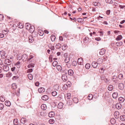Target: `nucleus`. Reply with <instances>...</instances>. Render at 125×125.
<instances>
[{"instance_id":"62","label":"nucleus","mask_w":125,"mask_h":125,"mask_svg":"<svg viewBox=\"0 0 125 125\" xmlns=\"http://www.w3.org/2000/svg\"><path fill=\"white\" fill-rule=\"evenodd\" d=\"M40 83L39 82H37L35 83V85L37 86H39Z\"/></svg>"},{"instance_id":"9","label":"nucleus","mask_w":125,"mask_h":125,"mask_svg":"<svg viewBox=\"0 0 125 125\" xmlns=\"http://www.w3.org/2000/svg\"><path fill=\"white\" fill-rule=\"evenodd\" d=\"M38 91L40 93H43L44 92L45 90L43 87H41L38 89Z\"/></svg>"},{"instance_id":"6","label":"nucleus","mask_w":125,"mask_h":125,"mask_svg":"<svg viewBox=\"0 0 125 125\" xmlns=\"http://www.w3.org/2000/svg\"><path fill=\"white\" fill-rule=\"evenodd\" d=\"M62 79L64 81H66L67 79L66 75L65 74H63L62 77Z\"/></svg>"},{"instance_id":"5","label":"nucleus","mask_w":125,"mask_h":125,"mask_svg":"<svg viewBox=\"0 0 125 125\" xmlns=\"http://www.w3.org/2000/svg\"><path fill=\"white\" fill-rule=\"evenodd\" d=\"M98 64V63L97 62L94 61L92 62V65L93 68H96L97 67Z\"/></svg>"},{"instance_id":"22","label":"nucleus","mask_w":125,"mask_h":125,"mask_svg":"<svg viewBox=\"0 0 125 125\" xmlns=\"http://www.w3.org/2000/svg\"><path fill=\"white\" fill-rule=\"evenodd\" d=\"M41 107L42 109L45 110L47 108L46 105L45 104H42V105Z\"/></svg>"},{"instance_id":"63","label":"nucleus","mask_w":125,"mask_h":125,"mask_svg":"<svg viewBox=\"0 0 125 125\" xmlns=\"http://www.w3.org/2000/svg\"><path fill=\"white\" fill-rule=\"evenodd\" d=\"M4 37V35L3 34L0 33V38H2Z\"/></svg>"},{"instance_id":"4","label":"nucleus","mask_w":125,"mask_h":125,"mask_svg":"<svg viewBox=\"0 0 125 125\" xmlns=\"http://www.w3.org/2000/svg\"><path fill=\"white\" fill-rule=\"evenodd\" d=\"M29 42L32 43L34 41V38L31 35H30L29 37Z\"/></svg>"},{"instance_id":"20","label":"nucleus","mask_w":125,"mask_h":125,"mask_svg":"<svg viewBox=\"0 0 125 125\" xmlns=\"http://www.w3.org/2000/svg\"><path fill=\"white\" fill-rule=\"evenodd\" d=\"M68 74L71 76L73 75V70L71 69H70L68 71Z\"/></svg>"},{"instance_id":"42","label":"nucleus","mask_w":125,"mask_h":125,"mask_svg":"<svg viewBox=\"0 0 125 125\" xmlns=\"http://www.w3.org/2000/svg\"><path fill=\"white\" fill-rule=\"evenodd\" d=\"M49 122L50 124H53L54 122V120L53 119H51L49 121Z\"/></svg>"},{"instance_id":"18","label":"nucleus","mask_w":125,"mask_h":125,"mask_svg":"<svg viewBox=\"0 0 125 125\" xmlns=\"http://www.w3.org/2000/svg\"><path fill=\"white\" fill-rule=\"evenodd\" d=\"M5 105L8 106H10L11 104L10 102L8 101H6L5 102Z\"/></svg>"},{"instance_id":"27","label":"nucleus","mask_w":125,"mask_h":125,"mask_svg":"<svg viewBox=\"0 0 125 125\" xmlns=\"http://www.w3.org/2000/svg\"><path fill=\"white\" fill-rule=\"evenodd\" d=\"M61 45L59 43L57 44L55 46V47L57 49H59L61 47Z\"/></svg>"},{"instance_id":"13","label":"nucleus","mask_w":125,"mask_h":125,"mask_svg":"<svg viewBox=\"0 0 125 125\" xmlns=\"http://www.w3.org/2000/svg\"><path fill=\"white\" fill-rule=\"evenodd\" d=\"M116 107L117 109H119L121 108L122 106L120 103H117L116 104Z\"/></svg>"},{"instance_id":"11","label":"nucleus","mask_w":125,"mask_h":125,"mask_svg":"<svg viewBox=\"0 0 125 125\" xmlns=\"http://www.w3.org/2000/svg\"><path fill=\"white\" fill-rule=\"evenodd\" d=\"M42 99L43 100L46 101L48 99V97L47 95H45L42 96Z\"/></svg>"},{"instance_id":"29","label":"nucleus","mask_w":125,"mask_h":125,"mask_svg":"<svg viewBox=\"0 0 125 125\" xmlns=\"http://www.w3.org/2000/svg\"><path fill=\"white\" fill-rule=\"evenodd\" d=\"M108 89L109 91H112L113 89V86L112 85H110L108 86Z\"/></svg>"},{"instance_id":"45","label":"nucleus","mask_w":125,"mask_h":125,"mask_svg":"<svg viewBox=\"0 0 125 125\" xmlns=\"http://www.w3.org/2000/svg\"><path fill=\"white\" fill-rule=\"evenodd\" d=\"M93 4L94 6H96L99 5L100 4V3H99L97 2H93Z\"/></svg>"},{"instance_id":"44","label":"nucleus","mask_w":125,"mask_h":125,"mask_svg":"<svg viewBox=\"0 0 125 125\" xmlns=\"http://www.w3.org/2000/svg\"><path fill=\"white\" fill-rule=\"evenodd\" d=\"M123 75L121 73L119 74L118 76V78L120 80L122 79L123 78Z\"/></svg>"},{"instance_id":"15","label":"nucleus","mask_w":125,"mask_h":125,"mask_svg":"<svg viewBox=\"0 0 125 125\" xmlns=\"http://www.w3.org/2000/svg\"><path fill=\"white\" fill-rule=\"evenodd\" d=\"M118 101H119L120 103H122L125 100L124 98L123 97H120L119 98Z\"/></svg>"},{"instance_id":"8","label":"nucleus","mask_w":125,"mask_h":125,"mask_svg":"<svg viewBox=\"0 0 125 125\" xmlns=\"http://www.w3.org/2000/svg\"><path fill=\"white\" fill-rule=\"evenodd\" d=\"M3 70L7 72L9 70V67L7 65L2 66Z\"/></svg>"},{"instance_id":"23","label":"nucleus","mask_w":125,"mask_h":125,"mask_svg":"<svg viewBox=\"0 0 125 125\" xmlns=\"http://www.w3.org/2000/svg\"><path fill=\"white\" fill-rule=\"evenodd\" d=\"M123 44V42H117L116 43L115 45L116 46H121Z\"/></svg>"},{"instance_id":"53","label":"nucleus","mask_w":125,"mask_h":125,"mask_svg":"<svg viewBox=\"0 0 125 125\" xmlns=\"http://www.w3.org/2000/svg\"><path fill=\"white\" fill-rule=\"evenodd\" d=\"M54 88L55 90L57 91L59 89V86L58 85H55L54 86Z\"/></svg>"},{"instance_id":"51","label":"nucleus","mask_w":125,"mask_h":125,"mask_svg":"<svg viewBox=\"0 0 125 125\" xmlns=\"http://www.w3.org/2000/svg\"><path fill=\"white\" fill-rule=\"evenodd\" d=\"M77 21L79 22H81L83 21V19L82 18H79L77 19Z\"/></svg>"},{"instance_id":"57","label":"nucleus","mask_w":125,"mask_h":125,"mask_svg":"<svg viewBox=\"0 0 125 125\" xmlns=\"http://www.w3.org/2000/svg\"><path fill=\"white\" fill-rule=\"evenodd\" d=\"M4 107V105L2 104H0V109H2Z\"/></svg>"},{"instance_id":"28","label":"nucleus","mask_w":125,"mask_h":125,"mask_svg":"<svg viewBox=\"0 0 125 125\" xmlns=\"http://www.w3.org/2000/svg\"><path fill=\"white\" fill-rule=\"evenodd\" d=\"M120 119L121 121H124L125 120V116L124 115H121L120 117Z\"/></svg>"},{"instance_id":"50","label":"nucleus","mask_w":125,"mask_h":125,"mask_svg":"<svg viewBox=\"0 0 125 125\" xmlns=\"http://www.w3.org/2000/svg\"><path fill=\"white\" fill-rule=\"evenodd\" d=\"M71 94L70 93L67 94V99H69L71 98Z\"/></svg>"},{"instance_id":"16","label":"nucleus","mask_w":125,"mask_h":125,"mask_svg":"<svg viewBox=\"0 0 125 125\" xmlns=\"http://www.w3.org/2000/svg\"><path fill=\"white\" fill-rule=\"evenodd\" d=\"M34 27L33 26H31L29 28V30H29L30 32L32 33L34 31Z\"/></svg>"},{"instance_id":"48","label":"nucleus","mask_w":125,"mask_h":125,"mask_svg":"<svg viewBox=\"0 0 125 125\" xmlns=\"http://www.w3.org/2000/svg\"><path fill=\"white\" fill-rule=\"evenodd\" d=\"M93 98V96L91 94H89L88 96V98L89 100H91Z\"/></svg>"},{"instance_id":"43","label":"nucleus","mask_w":125,"mask_h":125,"mask_svg":"<svg viewBox=\"0 0 125 125\" xmlns=\"http://www.w3.org/2000/svg\"><path fill=\"white\" fill-rule=\"evenodd\" d=\"M28 77L30 80H31L32 79V76L31 74H29L28 75Z\"/></svg>"},{"instance_id":"19","label":"nucleus","mask_w":125,"mask_h":125,"mask_svg":"<svg viewBox=\"0 0 125 125\" xmlns=\"http://www.w3.org/2000/svg\"><path fill=\"white\" fill-rule=\"evenodd\" d=\"M55 114L54 112H50L48 114L49 116L50 117H53L54 116Z\"/></svg>"},{"instance_id":"36","label":"nucleus","mask_w":125,"mask_h":125,"mask_svg":"<svg viewBox=\"0 0 125 125\" xmlns=\"http://www.w3.org/2000/svg\"><path fill=\"white\" fill-rule=\"evenodd\" d=\"M62 50L64 51L67 48V46L66 44H64L62 46Z\"/></svg>"},{"instance_id":"39","label":"nucleus","mask_w":125,"mask_h":125,"mask_svg":"<svg viewBox=\"0 0 125 125\" xmlns=\"http://www.w3.org/2000/svg\"><path fill=\"white\" fill-rule=\"evenodd\" d=\"M14 124L15 125H17L18 123V120L17 119H14L13 121Z\"/></svg>"},{"instance_id":"7","label":"nucleus","mask_w":125,"mask_h":125,"mask_svg":"<svg viewBox=\"0 0 125 125\" xmlns=\"http://www.w3.org/2000/svg\"><path fill=\"white\" fill-rule=\"evenodd\" d=\"M28 58L26 54H24L21 57V58L23 61L26 60Z\"/></svg>"},{"instance_id":"49","label":"nucleus","mask_w":125,"mask_h":125,"mask_svg":"<svg viewBox=\"0 0 125 125\" xmlns=\"http://www.w3.org/2000/svg\"><path fill=\"white\" fill-rule=\"evenodd\" d=\"M34 67V64H30L28 66V67L29 68H32Z\"/></svg>"},{"instance_id":"10","label":"nucleus","mask_w":125,"mask_h":125,"mask_svg":"<svg viewBox=\"0 0 125 125\" xmlns=\"http://www.w3.org/2000/svg\"><path fill=\"white\" fill-rule=\"evenodd\" d=\"M97 63L98 64H102L103 62V60L102 58H99L97 60Z\"/></svg>"},{"instance_id":"55","label":"nucleus","mask_w":125,"mask_h":125,"mask_svg":"<svg viewBox=\"0 0 125 125\" xmlns=\"http://www.w3.org/2000/svg\"><path fill=\"white\" fill-rule=\"evenodd\" d=\"M106 1L109 3H113V1L112 0H106Z\"/></svg>"},{"instance_id":"32","label":"nucleus","mask_w":125,"mask_h":125,"mask_svg":"<svg viewBox=\"0 0 125 125\" xmlns=\"http://www.w3.org/2000/svg\"><path fill=\"white\" fill-rule=\"evenodd\" d=\"M70 60V59L69 57H66L65 59H64V61L65 62L67 63L69 62Z\"/></svg>"},{"instance_id":"37","label":"nucleus","mask_w":125,"mask_h":125,"mask_svg":"<svg viewBox=\"0 0 125 125\" xmlns=\"http://www.w3.org/2000/svg\"><path fill=\"white\" fill-rule=\"evenodd\" d=\"M55 36L54 35H52L51 37V40L52 42L54 41H55Z\"/></svg>"},{"instance_id":"12","label":"nucleus","mask_w":125,"mask_h":125,"mask_svg":"<svg viewBox=\"0 0 125 125\" xmlns=\"http://www.w3.org/2000/svg\"><path fill=\"white\" fill-rule=\"evenodd\" d=\"M105 51L106 50L105 49H102L99 52V54L101 55H103L105 53Z\"/></svg>"},{"instance_id":"38","label":"nucleus","mask_w":125,"mask_h":125,"mask_svg":"<svg viewBox=\"0 0 125 125\" xmlns=\"http://www.w3.org/2000/svg\"><path fill=\"white\" fill-rule=\"evenodd\" d=\"M90 66V64L89 63H87L85 65V68L87 69H89Z\"/></svg>"},{"instance_id":"60","label":"nucleus","mask_w":125,"mask_h":125,"mask_svg":"<svg viewBox=\"0 0 125 125\" xmlns=\"http://www.w3.org/2000/svg\"><path fill=\"white\" fill-rule=\"evenodd\" d=\"M33 71L32 69H29L27 71L28 73H31Z\"/></svg>"},{"instance_id":"21","label":"nucleus","mask_w":125,"mask_h":125,"mask_svg":"<svg viewBox=\"0 0 125 125\" xmlns=\"http://www.w3.org/2000/svg\"><path fill=\"white\" fill-rule=\"evenodd\" d=\"M26 121V120L25 118L23 117L21 118V123L24 124Z\"/></svg>"},{"instance_id":"47","label":"nucleus","mask_w":125,"mask_h":125,"mask_svg":"<svg viewBox=\"0 0 125 125\" xmlns=\"http://www.w3.org/2000/svg\"><path fill=\"white\" fill-rule=\"evenodd\" d=\"M57 68L58 71H61L62 69L61 66L58 65L57 66Z\"/></svg>"},{"instance_id":"30","label":"nucleus","mask_w":125,"mask_h":125,"mask_svg":"<svg viewBox=\"0 0 125 125\" xmlns=\"http://www.w3.org/2000/svg\"><path fill=\"white\" fill-rule=\"evenodd\" d=\"M38 33L39 35L40 36H42L44 34L43 31L42 30H40L38 31Z\"/></svg>"},{"instance_id":"54","label":"nucleus","mask_w":125,"mask_h":125,"mask_svg":"<svg viewBox=\"0 0 125 125\" xmlns=\"http://www.w3.org/2000/svg\"><path fill=\"white\" fill-rule=\"evenodd\" d=\"M19 77L18 76H13L12 78V80H14L18 78Z\"/></svg>"},{"instance_id":"33","label":"nucleus","mask_w":125,"mask_h":125,"mask_svg":"<svg viewBox=\"0 0 125 125\" xmlns=\"http://www.w3.org/2000/svg\"><path fill=\"white\" fill-rule=\"evenodd\" d=\"M20 89H18V91H17V93H16V92H15V94H13V96H14L15 95V94H16V95L17 96H19V95H20V92H19V91H20Z\"/></svg>"},{"instance_id":"59","label":"nucleus","mask_w":125,"mask_h":125,"mask_svg":"<svg viewBox=\"0 0 125 125\" xmlns=\"http://www.w3.org/2000/svg\"><path fill=\"white\" fill-rule=\"evenodd\" d=\"M119 7L120 8L122 9L125 7V6L120 5L119 6Z\"/></svg>"},{"instance_id":"46","label":"nucleus","mask_w":125,"mask_h":125,"mask_svg":"<svg viewBox=\"0 0 125 125\" xmlns=\"http://www.w3.org/2000/svg\"><path fill=\"white\" fill-rule=\"evenodd\" d=\"M52 95L53 96H56L57 94V93L56 91H53L52 92Z\"/></svg>"},{"instance_id":"31","label":"nucleus","mask_w":125,"mask_h":125,"mask_svg":"<svg viewBox=\"0 0 125 125\" xmlns=\"http://www.w3.org/2000/svg\"><path fill=\"white\" fill-rule=\"evenodd\" d=\"M11 88L13 89H15L17 88L16 85L15 83H13L11 85Z\"/></svg>"},{"instance_id":"56","label":"nucleus","mask_w":125,"mask_h":125,"mask_svg":"<svg viewBox=\"0 0 125 125\" xmlns=\"http://www.w3.org/2000/svg\"><path fill=\"white\" fill-rule=\"evenodd\" d=\"M4 16L3 15L0 14V20H3L4 18Z\"/></svg>"},{"instance_id":"25","label":"nucleus","mask_w":125,"mask_h":125,"mask_svg":"<svg viewBox=\"0 0 125 125\" xmlns=\"http://www.w3.org/2000/svg\"><path fill=\"white\" fill-rule=\"evenodd\" d=\"M118 95V93H114L112 94V96L113 98H116L117 97Z\"/></svg>"},{"instance_id":"64","label":"nucleus","mask_w":125,"mask_h":125,"mask_svg":"<svg viewBox=\"0 0 125 125\" xmlns=\"http://www.w3.org/2000/svg\"><path fill=\"white\" fill-rule=\"evenodd\" d=\"M110 12V10H107L106 12V13L107 15H109Z\"/></svg>"},{"instance_id":"52","label":"nucleus","mask_w":125,"mask_h":125,"mask_svg":"<svg viewBox=\"0 0 125 125\" xmlns=\"http://www.w3.org/2000/svg\"><path fill=\"white\" fill-rule=\"evenodd\" d=\"M68 87V86L66 84H64L63 87V88L64 90H66L67 89V88Z\"/></svg>"},{"instance_id":"61","label":"nucleus","mask_w":125,"mask_h":125,"mask_svg":"<svg viewBox=\"0 0 125 125\" xmlns=\"http://www.w3.org/2000/svg\"><path fill=\"white\" fill-rule=\"evenodd\" d=\"M18 26H19V28H22L23 27V26L22 25V24L21 23H20L19 25H18Z\"/></svg>"},{"instance_id":"40","label":"nucleus","mask_w":125,"mask_h":125,"mask_svg":"<svg viewBox=\"0 0 125 125\" xmlns=\"http://www.w3.org/2000/svg\"><path fill=\"white\" fill-rule=\"evenodd\" d=\"M89 38L87 37H85L83 40V42L86 43L88 41H89Z\"/></svg>"},{"instance_id":"14","label":"nucleus","mask_w":125,"mask_h":125,"mask_svg":"<svg viewBox=\"0 0 125 125\" xmlns=\"http://www.w3.org/2000/svg\"><path fill=\"white\" fill-rule=\"evenodd\" d=\"M117 77L116 76L114 75L113 77L112 80L115 83L117 82Z\"/></svg>"},{"instance_id":"3","label":"nucleus","mask_w":125,"mask_h":125,"mask_svg":"<svg viewBox=\"0 0 125 125\" xmlns=\"http://www.w3.org/2000/svg\"><path fill=\"white\" fill-rule=\"evenodd\" d=\"M118 87L120 89L122 90L124 87V85L123 83H120L118 84Z\"/></svg>"},{"instance_id":"26","label":"nucleus","mask_w":125,"mask_h":125,"mask_svg":"<svg viewBox=\"0 0 125 125\" xmlns=\"http://www.w3.org/2000/svg\"><path fill=\"white\" fill-rule=\"evenodd\" d=\"M110 121L111 124L114 125L115 124L116 121L114 118H112L111 119Z\"/></svg>"},{"instance_id":"35","label":"nucleus","mask_w":125,"mask_h":125,"mask_svg":"<svg viewBox=\"0 0 125 125\" xmlns=\"http://www.w3.org/2000/svg\"><path fill=\"white\" fill-rule=\"evenodd\" d=\"M122 38L121 35H119L116 38V40L117 41H119L121 40Z\"/></svg>"},{"instance_id":"24","label":"nucleus","mask_w":125,"mask_h":125,"mask_svg":"<svg viewBox=\"0 0 125 125\" xmlns=\"http://www.w3.org/2000/svg\"><path fill=\"white\" fill-rule=\"evenodd\" d=\"M25 26L26 28V29L28 30L29 29V28L31 26V25L29 23H27L25 24Z\"/></svg>"},{"instance_id":"1","label":"nucleus","mask_w":125,"mask_h":125,"mask_svg":"<svg viewBox=\"0 0 125 125\" xmlns=\"http://www.w3.org/2000/svg\"><path fill=\"white\" fill-rule=\"evenodd\" d=\"M4 63L7 65H9L11 64V61L9 59H6L4 61Z\"/></svg>"},{"instance_id":"41","label":"nucleus","mask_w":125,"mask_h":125,"mask_svg":"<svg viewBox=\"0 0 125 125\" xmlns=\"http://www.w3.org/2000/svg\"><path fill=\"white\" fill-rule=\"evenodd\" d=\"M0 100L1 101H4L5 100V97L3 96H1L0 97Z\"/></svg>"},{"instance_id":"34","label":"nucleus","mask_w":125,"mask_h":125,"mask_svg":"<svg viewBox=\"0 0 125 125\" xmlns=\"http://www.w3.org/2000/svg\"><path fill=\"white\" fill-rule=\"evenodd\" d=\"M73 100L74 103H77L78 101V100L77 98L76 97H74L73 99Z\"/></svg>"},{"instance_id":"17","label":"nucleus","mask_w":125,"mask_h":125,"mask_svg":"<svg viewBox=\"0 0 125 125\" xmlns=\"http://www.w3.org/2000/svg\"><path fill=\"white\" fill-rule=\"evenodd\" d=\"M63 106V105L62 103H60L58 104L57 107L58 108L61 109L62 108Z\"/></svg>"},{"instance_id":"58","label":"nucleus","mask_w":125,"mask_h":125,"mask_svg":"<svg viewBox=\"0 0 125 125\" xmlns=\"http://www.w3.org/2000/svg\"><path fill=\"white\" fill-rule=\"evenodd\" d=\"M57 63V62L56 61L52 63L53 65L54 66H55L56 65V64Z\"/></svg>"},{"instance_id":"2","label":"nucleus","mask_w":125,"mask_h":125,"mask_svg":"<svg viewBox=\"0 0 125 125\" xmlns=\"http://www.w3.org/2000/svg\"><path fill=\"white\" fill-rule=\"evenodd\" d=\"M83 60L82 58H79L78 60V63L80 65H83Z\"/></svg>"}]
</instances>
